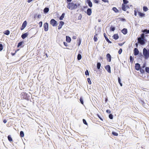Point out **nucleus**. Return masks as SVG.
<instances>
[{"mask_svg": "<svg viewBox=\"0 0 149 149\" xmlns=\"http://www.w3.org/2000/svg\"><path fill=\"white\" fill-rule=\"evenodd\" d=\"M67 7L69 9L73 10L77 8V5L76 3H74L73 1L67 4Z\"/></svg>", "mask_w": 149, "mask_h": 149, "instance_id": "f257e3e1", "label": "nucleus"}, {"mask_svg": "<svg viewBox=\"0 0 149 149\" xmlns=\"http://www.w3.org/2000/svg\"><path fill=\"white\" fill-rule=\"evenodd\" d=\"M143 55L145 60H147L149 57V49L144 48L143 49Z\"/></svg>", "mask_w": 149, "mask_h": 149, "instance_id": "f03ea898", "label": "nucleus"}, {"mask_svg": "<svg viewBox=\"0 0 149 149\" xmlns=\"http://www.w3.org/2000/svg\"><path fill=\"white\" fill-rule=\"evenodd\" d=\"M21 96L22 98L25 99L27 100H29L30 98V96L26 92H22L21 94Z\"/></svg>", "mask_w": 149, "mask_h": 149, "instance_id": "7ed1b4c3", "label": "nucleus"}, {"mask_svg": "<svg viewBox=\"0 0 149 149\" xmlns=\"http://www.w3.org/2000/svg\"><path fill=\"white\" fill-rule=\"evenodd\" d=\"M137 39L139 43V45L140 46L144 45V42H145L144 40V39L145 40L144 38L137 37Z\"/></svg>", "mask_w": 149, "mask_h": 149, "instance_id": "20e7f679", "label": "nucleus"}, {"mask_svg": "<svg viewBox=\"0 0 149 149\" xmlns=\"http://www.w3.org/2000/svg\"><path fill=\"white\" fill-rule=\"evenodd\" d=\"M50 24L53 26H56L58 24L57 21L54 19H52L50 20Z\"/></svg>", "mask_w": 149, "mask_h": 149, "instance_id": "39448f33", "label": "nucleus"}, {"mask_svg": "<svg viewBox=\"0 0 149 149\" xmlns=\"http://www.w3.org/2000/svg\"><path fill=\"white\" fill-rule=\"evenodd\" d=\"M44 30L45 31H47L49 29V24L48 23L46 22L43 25Z\"/></svg>", "mask_w": 149, "mask_h": 149, "instance_id": "423d86ee", "label": "nucleus"}, {"mask_svg": "<svg viewBox=\"0 0 149 149\" xmlns=\"http://www.w3.org/2000/svg\"><path fill=\"white\" fill-rule=\"evenodd\" d=\"M27 24V22L26 20H25L24 22L22 24V25L20 28V29L21 30H23L26 27Z\"/></svg>", "mask_w": 149, "mask_h": 149, "instance_id": "0eeeda50", "label": "nucleus"}, {"mask_svg": "<svg viewBox=\"0 0 149 149\" xmlns=\"http://www.w3.org/2000/svg\"><path fill=\"white\" fill-rule=\"evenodd\" d=\"M24 43V41H20L17 44V47H23L24 45H23Z\"/></svg>", "mask_w": 149, "mask_h": 149, "instance_id": "6e6552de", "label": "nucleus"}, {"mask_svg": "<svg viewBox=\"0 0 149 149\" xmlns=\"http://www.w3.org/2000/svg\"><path fill=\"white\" fill-rule=\"evenodd\" d=\"M84 12L88 15L90 16L92 13V9L91 8H88L86 11H85Z\"/></svg>", "mask_w": 149, "mask_h": 149, "instance_id": "1a4fd4ad", "label": "nucleus"}, {"mask_svg": "<svg viewBox=\"0 0 149 149\" xmlns=\"http://www.w3.org/2000/svg\"><path fill=\"white\" fill-rule=\"evenodd\" d=\"M29 34L28 32L25 33H23L21 35V37L22 39H24L27 37Z\"/></svg>", "mask_w": 149, "mask_h": 149, "instance_id": "9d476101", "label": "nucleus"}, {"mask_svg": "<svg viewBox=\"0 0 149 149\" xmlns=\"http://www.w3.org/2000/svg\"><path fill=\"white\" fill-rule=\"evenodd\" d=\"M140 67L141 65L140 64L138 63H136L135 65V69L136 70L139 71L140 69Z\"/></svg>", "mask_w": 149, "mask_h": 149, "instance_id": "9b49d317", "label": "nucleus"}, {"mask_svg": "<svg viewBox=\"0 0 149 149\" xmlns=\"http://www.w3.org/2000/svg\"><path fill=\"white\" fill-rule=\"evenodd\" d=\"M105 69L107 70L108 72L111 73V67L109 65H108L105 66Z\"/></svg>", "mask_w": 149, "mask_h": 149, "instance_id": "f8f14e48", "label": "nucleus"}, {"mask_svg": "<svg viewBox=\"0 0 149 149\" xmlns=\"http://www.w3.org/2000/svg\"><path fill=\"white\" fill-rule=\"evenodd\" d=\"M134 54L135 56H136L138 55L139 53V51L138 49L137 48H134Z\"/></svg>", "mask_w": 149, "mask_h": 149, "instance_id": "ddd939ff", "label": "nucleus"}, {"mask_svg": "<svg viewBox=\"0 0 149 149\" xmlns=\"http://www.w3.org/2000/svg\"><path fill=\"white\" fill-rule=\"evenodd\" d=\"M64 22L62 21H61L59 22V24L58 26V29L60 30L62 27V26L64 24Z\"/></svg>", "mask_w": 149, "mask_h": 149, "instance_id": "4468645a", "label": "nucleus"}, {"mask_svg": "<svg viewBox=\"0 0 149 149\" xmlns=\"http://www.w3.org/2000/svg\"><path fill=\"white\" fill-rule=\"evenodd\" d=\"M107 60L108 61L110 62L111 60V56L109 53H108L106 55Z\"/></svg>", "mask_w": 149, "mask_h": 149, "instance_id": "2eb2a0df", "label": "nucleus"}, {"mask_svg": "<svg viewBox=\"0 0 149 149\" xmlns=\"http://www.w3.org/2000/svg\"><path fill=\"white\" fill-rule=\"evenodd\" d=\"M85 3L88 4V6L89 7L91 8L93 6V4L91 0H86V1H85Z\"/></svg>", "mask_w": 149, "mask_h": 149, "instance_id": "dca6fc26", "label": "nucleus"}, {"mask_svg": "<svg viewBox=\"0 0 149 149\" xmlns=\"http://www.w3.org/2000/svg\"><path fill=\"white\" fill-rule=\"evenodd\" d=\"M138 15L139 17L140 18L146 16L145 14L141 12H138Z\"/></svg>", "mask_w": 149, "mask_h": 149, "instance_id": "f3484780", "label": "nucleus"}, {"mask_svg": "<svg viewBox=\"0 0 149 149\" xmlns=\"http://www.w3.org/2000/svg\"><path fill=\"white\" fill-rule=\"evenodd\" d=\"M79 53L78 54L77 56V59L79 61L81 60L82 58V56L81 55L82 52L81 51H79Z\"/></svg>", "mask_w": 149, "mask_h": 149, "instance_id": "a211bd4d", "label": "nucleus"}, {"mask_svg": "<svg viewBox=\"0 0 149 149\" xmlns=\"http://www.w3.org/2000/svg\"><path fill=\"white\" fill-rule=\"evenodd\" d=\"M104 36L106 40L109 43L111 44L112 43V42L109 39L107 36L106 34L105 33H104Z\"/></svg>", "mask_w": 149, "mask_h": 149, "instance_id": "6ab92c4d", "label": "nucleus"}, {"mask_svg": "<svg viewBox=\"0 0 149 149\" xmlns=\"http://www.w3.org/2000/svg\"><path fill=\"white\" fill-rule=\"evenodd\" d=\"M141 32L144 33L145 34H149V30L147 29H142L141 31Z\"/></svg>", "mask_w": 149, "mask_h": 149, "instance_id": "aec40b11", "label": "nucleus"}, {"mask_svg": "<svg viewBox=\"0 0 149 149\" xmlns=\"http://www.w3.org/2000/svg\"><path fill=\"white\" fill-rule=\"evenodd\" d=\"M121 32L123 34L126 35L127 33V30L125 28H124L121 30Z\"/></svg>", "mask_w": 149, "mask_h": 149, "instance_id": "412c9836", "label": "nucleus"}, {"mask_svg": "<svg viewBox=\"0 0 149 149\" xmlns=\"http://www.w3.org/2000/svg\"><path fill=\"white\" fill-rule=\"evenodd\" d=\"M49 10V8L47 7H46L44 8L43 10V13H44L46 14L48 13Z\"/></svg>", "mask_w": 149, "mask_h": 149, "instance_id": "4be33fe9", "label": "nucleus"}, {"mask_svg": "<svg viewBox=\"0 0 149 149\" xmlns=\"http://www.w3.org/2000/svg\"><path fill=\"white\" fill-rule=\"evenodd\" d=\"M71 40V38L69 36H66V41L68 43H70Z\"/></svg>", "mask_w": 149, "mask_h": 149, "instance_id": "5701e85b", "label": "nucleus"}, {"mask_svg": "<svg viewBox=\"0 0 149 149\" xmlns=\"http://www.w3.org/2000/svg\"><path fill=\"white\" fill-rule=\"evenodd\" d=\"M113 38L115 40L118 39L119 38L118 34H115L112 36Z\"/></svg>", "mask_w": 149, "mask_h": 149, "instance_id": "b1692460", "label": "nucleus"}, {"mask_svg": "<svg viewBox=\"0 0 149 149\" xmlns=\"http://www.w3.org/2000/svg\"><path fill=\"white\" fill-rule=\"evenodd\" d=\"M121 8L123 10L125 11L127 10V8H126V5L122 4Z\"/></svg>", "mask_w": 149, "mask_h": 149, "instance_id": "393cba45", "label": "nucleus"}, {"mask_svg": "<svg viewBox=\"0 0 149 149\" xmlns=\"http://www.w3.org/2000/svg\"><path fill=\"white\" fill-rule=\"evenodd\" d=\"M65 13H63L61 16L58 17L59 19L60 20H63L65 17Z\"/></svg>", "mask_w": 149, "mask_h": 149, "instance_id": "a878e982", "label": "nucleus"}, {"mask_svg": "<svg viewBox=\"0 0 149 149\" xmlns=\"http://www.w3.org/2000/svg\"><path fill=\"white\" fill-rule=\"evenodd\" d=\"M144 68H143L142 67L140 68V69L139 70L140 71V72L142 74H145V70H144L143 69Z\"/></svg>", "mask_w": 149, "mask_h": 149, "instance_id": "bb28decb", "label": "nucleus"}, {"mask_svg": "<svg viewBox=\"0 0 149 149\" xmlns=\"http://www.w3.org/2000/svg\"><path fill=\"white\" fill-rule=\"evenodd\" d=\"M79 100L80 103L84 106V98L83 96H81L80 97Z\"/></svg>", "mask_w": 149, "mask_h": 149, "instance_id": "cd10ccee", "label": "nucleus"}, {"mask_svg": "<svg viewBox=\"0 0 149 149\" xmlns=\"http://www.w3.org/2000/svg\"><path fill=\"white\" fill-rule=\"evenodd\" d=\"M115 30V27L111 25L110 28V31H114Z\"/></svg>", "mask_w": 149, "mask_h": 149, "instance_id": "c85d7f7f", "label": "nucleus"}, {"mask_svg": "<svg viewBox=\"0 0 149 149\" xmlns=\"http://www.w3.org/2000/svg\"><path fill=\"white\" fill-rule=\"evenodd\" d=\"M95 33V35L94 36L93 40H94V42H96L97 40V36L98 35V33H96V32Z\"/></svg>", "mask_w": 149, "mask_h": 149, "instance_id": "c756f323", "label": "nucleus"}, {"mask_svg": "<svg viewBox=\"0 0 149 149\" xmlns=\"http://www.w3.org/2000/svg\"><path fill=\"white\" fill-rule=\"evenodd\" d=\"M112 10L115 13H118L119 12V10L115 7H113L112 8Z\"/></svg>", "mask_w": 149, "mask_h": 149, "instance_id": "7c9ffc66", "label": "nucleus"}, {"mask_svg": "<svg viewBox=\"0 0 149 149\" xmlns=\"http://www.w3.org/2000/svg\"><path fill=\"white\" fill-rule=\"evenodd\" d=\"M3 33L4 34L8 36V35H9V34L10 33V31L9 30H6V31H5L3 32Z\"/></svg>", "mask_w": 149, "mask_h": 149, "instance_id": "2f4dec72", "label": "nucleus"}, {"mask_svg": "<svg viewBox=\"0 0 149 149\" xmlns=\"http://www.w3.org/2000/svg\"><path fill=\"white\" fill-rule=\"evenodd\" d=\"M101 66V64L100 62H97V69H100V67Z\"/></svg>", "mask_w": 149, "mask_h": 149, "instance_id": "473e14b6", "label": "nucleus"}, {"mask_svg": "<svg viewBox=\"0 0 149 149\" xmlns=\"http://www.w3.org/2000/svg\"><path fill=\"white\" fill-rule=\"evenodd\" d=\"M139 102L142 105L144 104L145 103L144 100L143 99L139 98Z\"/></svg>", "mask_w": 149, "mask_h": 149, "instance_id": "72a5a7b5", "label": "nucleus"}, {"mask_svg": "<svg viewBox=\"0 0 149 149\" xmlns=\"http://www.w3.org/2000/svg\"><path fill=\"white\" fill-rule=\"evenodd\" d=\"M7 137H8V140L9 141L11 142V141H13V139H12V138L11 137V135H9Z\"/></svg>", "mask_w": 149, "mask_h": 149, "instance_id": "f704fd0d", "label": "nucleus"}, {"mask_svg": "<svg viewBox=\"0 0 149 149\" xmlns=\"http://www.w3.org/2000/svg\"><path fill=\"white\" fill-rule=\"evenodd\" d=\"M117 19H119L120 21L123 22H125L126 21V19L124 18L118 17L117 18Z\"/></svg>", "mask_w": 149, "mask_h": 149, "instance_id": "c9c22d12", "label": "nucleus"}, {"mask_svg": "<svg viewBox=\"0 0 149 149\" xmlns=\"http://www.w3.org/2000/svg\"><path fill=\"white\" fill-rule=\"evenodd\" d=\"M20 136L21 137H23L24 136V133L23 131H21L20 132Z\"/></svg>", "mask_w": 149, "mask_h": 149, "instance_id": "e433bc0d", "label": "nucleus"}, {"mask_svg": "<svg viewBox=\"0 0 149 149\" xmlns=\"http://www.w3.org/2000/svg\"><path fill=\"white\" fill-rule=\"evenodd\" d=\"M118 83L119 84L120 86H123V84L121 83V80L119 77H118Z\"/></svg>", "mask_w": 149, "mask_h": 149, "instance_id": "4c0bfd02", "label": "nucleus"}, {"mask_svg": "<svg viewBox=\"0 0 149 149\" xmlns=\"http://www.w3.org/2000/svg\"><path fill=\"white\" fill-rule=\"evenodd\" d=\"M148 10V8L147 6H145L143 7V10L144 12H146Z\"/></svg>", "mask_w": 149, "mask_h": 149, "instance_id": "58836bf2", "label": "nucleus"}, {"mask_svg": "<svg viewBox=\"0 0 149 149\" xmlns=\"http://www.w3.org/2000/svg\"><path fill=\"white\" fill-rule=\"evenodd\" d=\"M123 4H124L125 5L127 4L129 2V1L127 0H123Z\"/></svg>", "mask_w": 149, "mask_h": 149, "instance_id": "ea45409f", "label": "nucleus"}, {"mask_svg": "<svg viewBox=\"0 0 149 149\" xmlns=\"http://www.w3.org/2000/svg\"><path fill=\"white\" fill-rule=\"evenodd\" d=\"M77 40L78 41V46H79L81 43V40L80 38H79Z\"/></svg>", "mask_w": 149, "mask_h": 149, "instance_id": "a19ab883", "label": "nucleus"}, {"mask_svg": "<svg viewBox=\"0 0 149 149\" xmlns=\"http://www.w3.org/2000/svg\"><path fill=\"white\" fill-rule=\"evenodd\" d=\"M112 134L113 135L115 136H118V133L114 131H112Z\"/></svg>", "mask_w": 149, "mask_h": 149, "instance_id": "79ce46f5", "label": "nucleus"}, {"mask_svg": "<svg viewBox=\"0 0 149 149\" xmlns=\"http://www.w3.org/2000/svg\"><path fill=\"white\" fill-rule=\"evenodd\" d=\"M145 71L147 73L149 74V67H146L145 68Z\"/></svg>", "mask_w": 149, "mask_h": 149, "instance_id": "37998d69", "label": "nucleus"}, {"mask_svg": "<svg viewBox=\"0 0 149 149\" xmlns=\"http://www.w3.org/2000/svg\"><path fill=\"white\" fill-rule=\"evenodd\" d=\"M130 62L131 63H132L133 61L134 60V58L133 57H132L131 56H130Z\"/></svg>", "mask_w": 149, "mask_h": 149, "instance_id": "c03bdc74", "label": "nucleus"}, {"mask_svg": "<svg viewBox=\"0 0 149 149\" xmlns=\"http://www.w3.org/2000/svg\"><path fill=\"white\" fill-rule=\"evenodd\" d=\"M87 81L89 84H91L92 83L91 79L90 78H88L87 79Z\"/></svg>", "mask_w": 149, "mask_h": 149, "instance_id": "a18cd8bd", "label": "nucleus"}, {"mask_svg": "<svg viewBox=\"0 0 149 149\" xmlns=\"http://www.w3.org/2000/svg\"><path fill=\"white\" fill-rule=\"evenodd\" d=\"M146 61H145L144 62L143 64V65L141 66V67L143 68H145L146 66Z\"/></svg>", "mask_w": 149, "mask_h": 149, "instance_id": "49530a36", "label": "nucleus"}, {"mask_svg": "<svg viewBox=\"0 0 149 149\" xmlns=\"http://www.w3.org/2000/svg\"><path fill=\"white\" fill-rule=\"evenodd\" d=\"M109 118L111 120H112L113 118V116L112 114H110L109 115Z\"/></svg>", "mask_w": 149, "mask_h": 149, "instance_id": "de8ad7c7", "label": "nucleus"}, {"mask_svg": "<svg viewBox=\"0 0 149 149\" xmlns=\"http://www.w3.org/2000/svg\"><path fill=\"white\" fill-rule=\"evenodd\" d=\"M101 69H98L97 70H96V72H97V74H101Z\"/></svg>", "mask_w": 149, "mask_h": 149, "instance_id": "09e8293b", "label": "nucleus"}, {"mask_svg": "<svg viewBox=\"0 0 149 149\" xmlns=\"http://www.w3.org/2000/svg\"><path fill=\"white\" fill-rule=\"evenodd\" d=\"M145 36V37L146 36L145 35V34L144 33H142L140 35V36L139 37H141V38H143L144 36Z\"/></svg>", "mask_w": 149, "mask_h": 149, "instance_id": "8fccbe9b", "label": "nucleus"}, {"mask_svg": "<svg viewBox=\"0 0 149 149\" xmlns=\"http://www.w3.org/2000/svg\"><path fill=\"white\" fill-rule=\"evenodd\" d=\"M82 120H83V123L84 124H85V125H88V123L85 119H83Z\"/></svg>", "mask_w": 149, "mask_h": 149, "instance_id": "3c124183", "label": "nucleus"}, {"mask_svg": "<svg viewBox=\"0 0 149 149\" xmlns=\"http://www.w3.org/2000/svg\"><path fill=\"white\" fill-rule=\"evenodd\" d=\"M85 74L86 76L89 75V72L88 70H86L85 71Z\"/></svg>", "mask_w": 149, "mask_h": 149, "instance_id": "603ef678", "label": "nucleus"}, {"mask_svg": "<svg viewBox=\"0 0 149 149\" xmlns=\"http://www.w3.org/2000/svg\"><path fill=\"white\" fill-rule=\"evenodd\" d=\"M3 46L2 44L0 43V51H1L3 49Z\"/></svg>", "mask_w": 149, "mask_h": 149, "instance_id": "864d4df0", "label": "nucleus"}, {"mask_svg": "<svg viewBox=\"0 0 149 149\" xmlns=\"http://www.w3.org/2000/svg\"><path fill=\"white\" fill-rule=\"evenodd\" d=\"M97 116L98 118H99L102 121H103V119L100 116V115L98 114H97Z\"/></svg>", "mask_w": 149, "mask_h": 149, "instance_id": "5fc2aeb1", "label": "nucleus"}, {"mask_svg": "<svg viewBox=\"0 0 149 149\" xmlns=\"http://www.w3.org/2000/svg\"><path fill=\"white\" fill-rule=\"evenodd\" d=\"M122 51H123L122 49L121 48H120L118 51V53L119 54H121V53H122Z\"/></svg>", "mask_w": 149, "mask_h": 149, "instance_id": "6e6d98bb", "label": "nucleus"}, {"mask_svg": "<svg viewBox=\"0 0 149 149\" xmlns=\"http://www.w3.org/2000/svg\"><path fill=\"white\" fill-rule=\"evenodd\" d=\"M82 17V15L81 14H79V16L78 17V20H81Z\"/></svg>", "mask_w": 149, "mask_h": 149, "instance_id": "4d7b16f0", "label": "nucleus"}, {"mask_svg": "<svg viewBox=\"0 0 149 149\" xmlns=\"http://www.w3.org/2000/svg\"><path fill=\"white\" fill-rule=\"evenodd\" d=\"M39 25V27H41L42 25V21H40L38 23Z\"/></svg>", "mask_w": 149, "mask_h": 149, "instance_id": "13d9d810", "label": "nucleus"}, {"mask_svg": "<svg viewBox=\"0 0 149 149\" xmlns=\"http://www.w3.org/2000/svg\"><path fill=\"white\" fill-rule=\"evenodd\" d=\"M139 44V42H138V41H137V42H136L135 43V44L134 45V46L136 47V48H137L138 47Z\"/></svg>", "mask_w": 149, "mask_h": 149, "instance_id": "bf43d9fd", "label": "nucleus"}, {"mask_svg": "<svg viewBox=\"0 0 149 149\" xmlns=\"http://www.w3.org/2000/svg\"><path fill=\"white\" fill-rule=\"evenodd\" d=\"M94 2L97 4H98L100 2V1L99 0H93Z\"/></svg>", "mask_w": 149, "mask_h": 149, "instance_id": "052dcab7", "label": "nucleus"}, {"mask_svg": "<svg viewBox=\"0 0 149 149\" xmlns=\"http://www.w3.org/2000/svg\"><path fill=\"white\" fill-rule=\"evenodd\" d=\"M106 112L107 113H108L111 114V111L109 109H107L106 110Z\"/></svg>", "mask_w": 149, "mask_h": 149, "instance_id": "680f3d73", "label": "nucleus"}, {"mask_svg": "<svg viewBox=\"0 0 149 149\" xmlns=\"http://www.w3.org/2000/svg\"><path fill=\"white\" fill-rule=\"evenodd\" d=\"M63 43L64 45L65 46V47H68V45L67 44V43L66 42H63Z\"/></svg>", "mask_w": 149, "mask_h": 149, "instance_id": "e2e57ef3", "label": "nucleus"}, {"mask_svg": "<svg viewBox=\"0 0 149 149\" xmlns=\"http://www.w3.org/2000/svg\"><path fill=\"white\" fill-rule=\"evenodd\" d=\"M125 43V42H124L121 43H118V44L120 46H122L123 45H124Z\"/></svg>", "mask_w": 149, "mask_h": 149, "instance_id": "0e129e2a", "label": "nucleus"}, {"mask_svg": "<svg viewBox=\"0 0 149 149\" xmlns=\"http://www.w3.org/2000/svg\"><path fill=\"white\" fill-rule=\"evenodd\" d=\"M134 15L135 16H136L137 15V12L136 11V10L135 9L134 10Z\"/></svg>", "mask_w": 149, "mask_h": 149, "instance_id": "69168bd1", "label": "nucleus"}, {"mask_svg": "<svg viewBox=\"0 0 149 149\" xmlns=\"http://www.w3.org/2000/svg\"><path fill=\"white\" fill-rule=\"evenodd\" d=\"M104 3H108L109 1L108 0H101Z\"/></svg>", "mask_w": 149, "mask_h": 149, "instance_id": "338daca9", "label": "nucleus"}, {"mask_svg": "<svg viewBox=\"0 0 149 149\" xmlns=\"http://www.w3.org/2000/svg\"><path fill=\"white\" fill-rule=\"evenodd\" d=\"M72 0H66V1L67 3H69L71 2Z\"/></svg>", "mask_w": 149, "mask_h": 149, "instance_id": "774afa93", "label": "nucleus"}]
</instances>
